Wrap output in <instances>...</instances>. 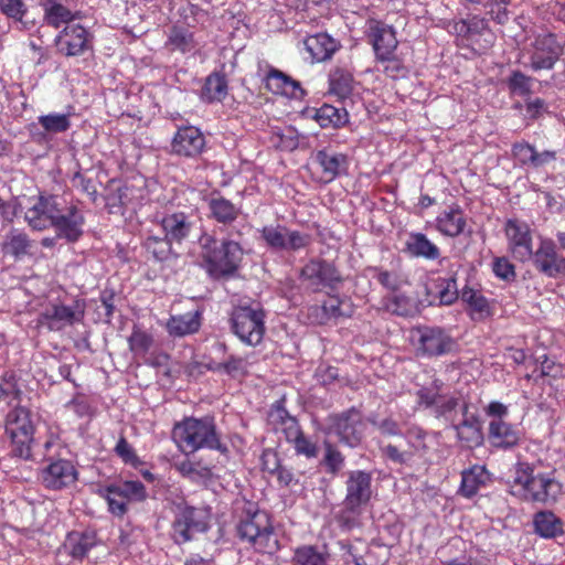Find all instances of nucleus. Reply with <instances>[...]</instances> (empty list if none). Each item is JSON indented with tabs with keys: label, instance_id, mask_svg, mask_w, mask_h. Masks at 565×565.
I'll return each mask as SVG.
<instances>
[{
	"label": "nucleus",
	"instance_id": "nucleus-1",
	"mask_svg": "<svg viewBox=\"0 0 565 565\" xmlns=\"http://www.w3.org/2000/svg\"><path fill=\"white\" fill-rule=\"evenodd\" d=\"M173 440L184 454H193L199 449H215L222 454L227 447L221 443L213 417H188L174 425Z\"/></svg>",
	"mask_w": 565,
	"mask_h": 565
},
{
	"label": "nucleus",
	"instance_id": "nucleus-2",
	"mask_svg": "<svg viewBox=\"0 0 565 565\" xmlns=\"http://www.w3.org/2000/svg\"><path fill=\"white\" fill-rule=\"evenodd\" d=\"M200 255L205 262L207 271L214 276L232 275L236 271L243 258V249L234 241H224L221 245L210 234L199 238Z\"/></svg>",
	"mask_w": 565,
	"mask_h": 565
},
{
	"label": "nucleus",
	"instance_id": "nucleus-3",
	"mask_svg": "<svg viewBox=\"0 0 565 565\" xmlns=\"http://www.w3.org/2000/svg\"><path fill=\"white\" fill-rule=\"evenodd\" d=\"M512 488L525 500L541 503L555 502L562 492L558 481L542 473L534 475L529 463L518 465Z\"/></svg>",
	"mask_w": 565,
	"mask_h": 565
},
{
	"label": "nucleus",
	"instance_id": "nucleus-4",
	"mask_svg": "<svg viewBox=\"0 0 565 565\" xmlns=\"http://www.w3.org/2000/svg\"><path fill=\"white\" fill-rule=\"evenodd\" d=\"M237 535L250 543L257 552L271 554L278 548L270 518L265 511L247 513L237 524Z\"/></svg>",
	"mask_w": 565,
	"mask_h": 565
},
{
	"label": "nucleus",
	"instance_id": "nucleus-5",
	"mask_svg": "<svg viewBox=\"0 0 565 565\" xmlns=\"http://www.w3.org/2000/svg\"><path fill=\"white\" fill-rule=\"evenodd\" d=\"M35 426L32 413L23 406H17L9 411L6 417V433L12 443V452L22 458H32V445L34 444Z\"/></svg>",
	"mask_w": 565,
	"mask_h": 565
},
{
	"label": "nucleus",
	"instance_id": "nucleus-6",
	"mask_svg": "<svg viewBox=\"0 0 565 565\" xmlns=\"http://www.w3.org/2000/svg\"><path fill=\"white\" fill-rule=\"evenodd\" d=\"M25 221L35 231L54 227L58 236L71 241V218L62 213L53 198L40 196L25 212Z\"/></svg>",
	"mask_w": 565,
	"mask_h": 565
},
{
	"label": "nucleus",
	"instance_id": "nucleus-7",
	"mask_svg": "<svg viewBox=\"0 0 565 565\" xmlns=\"http://www.w3.org/2000/svg\"><path fill=\"white\" fill-rule=\"evenodd\" d=\"M372 498V476L362 470H354L348 473L345 481V498L341 519L344 524L350 525L355 516L362 513V510Z\"/></svg>",
	"mask_w": 565,
	"mask_h": 565
},
{
	"label": "nucleus",
	"instance_id": "nucleus-8",
	"mask_svg": "<svg viewBox=\"0 0 565 565\" xmlns=\"http://www.w3.org/2000/svg\"><path fill=\"white\" fill-rule=\"evenodd\" d=\"M265 318L260 306H238L231 313V329L242 342L256 347L265 334Z\"/></svg>",
	"mask_w": 565,
	"mask_h": 565
},
{
	"label": "nucleus",
	"instance_id": "nucleus-9",
	"mask_svg": "<svg viewBox=\"0 0 565 565\" xmlns=\"http://www.w3.org/2000/svg\"><path fill=\"white\" fill-rule=\"evenodd\" d=\"M418 354L439 356L455 349L454 339L439 327H418L412 334Z\"/></svg>",
	"mask_w": 565,
	"mask_h": 565
},
{
	"label": "nucleus",
	"instance_id": "nucleus-10",
	"mask_svg": "<svg viewBox=\"0 0 565 565\" xmlns=\"http://www.w3.org/2000/svg\"><path fill=\"white\" fill-rule=\"evenodd\" d=\"M204 513L193 507H179L172 523V539L181 545L194 539L196 533L207 530Z\"/></svg>",
	"mask_w": 565,
	"mask_h": 565
},
{
	"label": "nucleus",
	"instance_id": "nucleus-11",
	"mask_svg": "<svg viewBox=\"0 0 565 565\" xmlns=\"http://www.w3.org/2000/svg\"><path fill=\"white\" fill-rule=\"evenodd\" d=\"M531 68L552 70L563 54V46L553 33L539 34L532 43Z\"/></svg>",
	"mask_w": 565,
	"mask_h": 565
},
{
	"label": "nucleus",
	"instance_id": "nucleus-12",
	"mask_svg": "<svg viewBox=\"0 0 565 565\" xmlns=\"http://www.w3.org/2000/svg\"><path fill=\"white\" fill-rule=\"evenodd\" d=\"M301 278L313 291H320L323 288H334L341 281V277L335 267L322 259H312L301 269Z\"/></svg>",
	"mask_w": 565,
	"mask_h": 565
},
{
	"label": "nucleus",
	"instance_id": "nucleus-13",
	"mask_svg": "<svg viewBox=\"0 0 565 565\" xmlns=\"http://www.w3.org/2000/svg\"><path fill=\"white\" fill-rule=\"evenodd\" d=\"M332 420V429L342 443L354 447L361 441L365 424L359 411L351 408L334 416Z\"/></svg>",
	"mask_w": 565,
	"mask_h": 565
},
{
	"label": "nucleus",
	"instance_id": "nucleus-14",
	"mask_svg": "<svg viewBox=\"0 0 565 565\" xmlns=\"http://www.w3.org/2000/svg\"><path fill=\"white\" fill-rule=\"evenodd\" d=\"M509 247L514 258L525 262L532 257V238L526 223L509 220L505 225Z\"/></svg>",
	"mask_w": 565,
	"mask_h": 565
},
{
	"label": "nucleus",
	"instance_id": "nucleus-15",
	"mask_svg": "<svg viewBox=\"0 0 565 565\" xmlns=\"http://www.w3.org/2000/svg\"><path fill=\"white\" fill-rule=\"evenodd\" d=\"M535 268L548 277H555L565 273V257L556 253L555 245L551 241H543L540 247L533 252L532 257Z\"/></svg>",
	"mask_w": 565,
	"mask_h": 565
},
{
	"label": "nucleus",
	"instance_id": "nucleus-16",
	"mask_svg": "<svg viewBox=\"0 0 565 565\" xmlns=\"http://www.w3.org/2000/svg\"><path fill=\"white\" fill-rule=\"evenodd\" d=\"M204 147L203 134L193 126L179 128L171 142L172 152L183 157H196Z\"/></svg>",
	"mask_w": 565,
	"mask_h": 565
},
{
	"label": "nucleus",
	"instance_id": "nucleus-17",
	"mask_svg": "<svg viewBox=\"0 0 565 565\" xmlns=\"http://www.w3.org/2000/svg\"><path fill=\"white\" fill-rule=\"evenodd\" d=\"M369 38L373 45L376 57H386L393 54L398 41L392 26L379 21H371L369 26Z\"/></svg>",
	"mask_w": 565,
	"mask_h": 565
},
{
	"label": "nucleus",
	"instance_id": "nucleus-18",
	"mask_svg": "<svg viewBox=\"0 0 565 565\" xmlns=\"http://www.w3.org/2000/svg\"><path fill=\"white\" fill-rule=\"evenodd\" d=\"M315 162L321 170L320 180L324 183L333 181L348 169V157L345 154L327 149L317 151Z\"/></svg>",
	"mask_w": 565,
	"mask_h": 565
},
{
	"label": "nucleus",
	"instance_id": "nucleus-19",
	"mask_svg": "<svg viewBox=\"0 0 565 565\" xmlns=\"http://www.w3.org/2000/svg\"><path fill=\"white\" fill-rule=\"evenodd\" d=\"M462 417L460 423L452 426L458 439L469 448L480 446L483 443V434L479 417L468 412L467 404L462 405Z\"/></svg>",
	"mask_w": 565,
	"mask_h": 565
},
{
	"label": "nucleus",
	"instance_id": "nucleus-20",
	"mask_svg": "<svg viewBox=\"0 0 565 565\" xmlns=\"http://www.w3.org/2000/svg\"><path fill=\"white\" fill-rule=\"evenodd\" d=\"M520 431L503 418H493L489 423V441L495 448L509 449L520 441Z\"/></svg>",
	"mask_w": 565,
	"mask_h": 565
},
{
	"label": "nucleus",
	"instance_id": "nucleus-21",
	"mask_svg": "<svg viewBox=\"0 0 565 565\" xmlns=\"http://www.w3.org/2000/svg\"><path fill=\"white\" fill-rule=\"evenodd\" d=\"M161 227L167 237L173 243L181 244L192 232L193 223L190 215L175 212L162 217Z\"/></svg>",
	"mask_w": 565,
	"mask_h": 565
},
{
	"label": "nucleus",
	"instance_id": "nucleus-22",
	"mask_svg": "<svg viewBox=\"0 0 565 565\" xmlns=\"http://www.w3.org/2000/svg\"><path fill=\"white\" fill-rule=\"evenodd\" d=\"M32 247L33 242L26 233L19 228H12L6 234L1 243V253L4 257L9 256L19 260L31 255Z\"/></svg>",
	"mask_w": 565,
	"mask_h": 565
},
{
	"label": "nucleus",
	"instance_id": "nucleus-23",
	"mask_svg": "<svg viewBox=\"0 0 565 565\" xmlns=\"http://www.w3.org/2000/svg\"><path fill=\"white\" fill-rule=\"evenodd\" d=\"M436 223L437 230L441 234L456 237L463 233L466 227V217L458 205H452L438 215Z\"/></svg>",
	"mask_w": 565,
	"mask_h": 565
},
{
	"label": "nucleus",
	"instance_id": "nucleus-24",
	"mask_svg": "<svg viewBox=\"0 0 565 565\" xmlns=\"http://www.w3.org/2000/svg\"><path fill=\"white\" fill-rule=\"evenodd\" d=\"M306 50L315 62L329 60L339 47V43L327 33L310 35L305 40Z\"/></svg>",
	"mask_w": 565,
	"mask_h": 565
},
{
	"label": "nucleus",
	"instance_id": "nucleus-25",
	"mask_svg": "<svg viewBox=\"0 0 565 565\" xmlns=\"http://www.w3.org/2000/svg\"><path fill=\"white\" fill-rule=\"evenodd\" d=\"M269 423L277 431H281L288 441H294L301 434L298 422L281 407H274L268 415Z\"/></svg>",
	"mask_w": 565,
	"mask_h": 565
},
{
	"label": "nucleus",
	"instance_id": "nucleus-26",
	"mask_svg": "<svg viewBox=\"0 0 565 565\" xmlns=\"http://www.w3.org/2000/svg\"><path fill=\"white\" fill-rule=\"evenodd\" d=\"M406 250L413 257H422L429 260L439 258L440 250L423 233H411L406 241Z\"/></svg>",
	"mask_w": 565,
	"mask_h": 565
},
{
	"label": "nucleus",
	"instance_id": "nucleus-27",
	"mask_svg": "<svg viewBox=\"0 0 565 565\" xmlns=\"http://www.w3.org/2000/svg\"><path fill=\"white\" fill-rule=\"evenodd\" d=\"M129 188L121 181L110 180L103 195L105 207L109 213L117 214L121 213V209L126 205L128 198Z\"/></svg>",
	"mask_w": 565,
	"mask_h": 565
},
{
	"label": "nucleus",
	"instance_id": "nucleus-28",
	"mask_svg": "<svg viewBox=\"0 0 565 565\" xmlns=\"http://www.w3.org/2000/svg\"><path fill=\"white\" fill-rule=\"evenodd\" d=\"M533 525L535 533L545 539H553L563 534V522L551 511H540L534 514Z\"/></svg>",
	"mask_w": 565,
	"mask_h": 565
},
{
	"label": "nucleus",
	"instance_id": "nucleus-29",
	"mask_svg": "<svg viewBox=\"0 0 565 565\" xmlns=\"http://www.w3.org/2000/svg\"><path fill=\"white\" fill-rule=\"evenodd\" d=\"M172 245L173 242L166 235L151 234L143 242V247L157 262H168L177 257Z\"/></svg>",
	"mask_w": 565,
	"mask_h": 565
},
{
	"label": "nucleus",
	"instance_id": "nucleus-30",
	"mask_svg": "<svg viewBox=\"0 0 565 565\" xmlns=\"http://www.w3.org/2000/svg\"><path fill=\"white\" fill-rule=\"evenodd\" d=\"M70 466L65 460L51 462L42 472L43 483L46 488L57 490L67 486Z\"/></svg>",
	"mask_w": 565,
	"mask_h": 565
},
{
	"label": "nucleus",
	"instance_id": "nucleus-31",
	"mask_svg": "<svg viewBox=\"0 0 565 565\" xmlns=\"http://www.w3.org/2000/svg\"><path fill=\"white\" fill-rule=\"evenodd\" d=\"M199 328L200 317L198 312H186L171 317L167 323L168 332L174 337H184L194 333Z\"/></svg>",
	"mask_w": 565,
	"mask_h": 565
},
{
	"label": "nucleus",
	"instance_id": "nucleus-32",
	"mask_svg": "<svg viewBox=\"0 0 565 565\" xmlns=\"http://www.w3.org/2000/svg\"><path fill=\"white\" fill-rule=\"evenodd\" d=\"M461 300L469 306L472 319L481 320L490 315L489 302L481 291L466 286L461 290Z\"/></svg>",
	"mask_w": 565,
	"mask_h": 565
},
{
	"label": "nucleus",
	"instance_id": "nucleus-33",
	"mask_svg": "<svg viewBox=\"0 0 565 565\" xmlns=\"http://www.w3.org/2000/svg\"><path fill=\"white\" fill-rule=\"evenodd\" d=\"M266 87L275 94L295 95L300 84L278 70H271L266 76Z\"/></svg>",
	"mask_w": 565,
	"mask_h": 565
},
{
	"label": "nucleus",
	"instance_id": "nucleus-34",
	"mask_svg": "<svg viewBox=\"0 0 565 565\" xmlns=\"http://www.w3.org/2000/svg\"><path fill=\"white\" fill-rule=\"evenodd\" d=\"M487 479L488 472L486 468L473 466L471 469L462 472L460 492L462 495L471 498L486 483Z\"/></svg>",
	"mask_w": 565,
	"mask_h": 565
},
{
	"label": "nucleus",
	"instance_id": "nucleus-35",
	"mask_svg": "<svg viewBox=\"0 0 565 565\" xmlns=\"http://www.w3.org/2000/svg\"><path fill=\"white\" fill-rule=\"evenodd\" d=\"M315 118L322 128L341 127L348 122V113L344 108L324 104L317 109Z\"/></svg>",
	"mask_w": 565,
	"mask_h": 565
},
{
	"label": "nucleus",
	"instance_id": "nucleus-36",
	"mask_svg": "<svg viewBox=\"0 0 565 565\" xmlns=\"http://www.w3.org/2000/svg\"><path fill=\"white\" fill-rule=\"evenodd\" d=\"M227 95V82L224 75L218 73L211 74L204 84L202 90L203 99L207 102H221Z\"/></svg>",
	"mask_w": 565,
	"mask_h": 565
},
{
	"label": "nucleus",
	"instance_id": "nucleus-37",
	"mask_svg": "<svg viewBox=\"0 0 565 565\" xmlns=\"http://www.w3.org/2000/svg\"><path fill=\"white\" fill-rule=\"evenodd\" d=\"M42 326L50 330H61L71 323V308L66 306H53L41 316Z\"/></svg>",
	"mask_w": 565,
	"mask_h": 565
},
{
	"label": "nucleus",
	"instance_id": "nucleus-38",
	"mask_svg": "<svg viewBox=\"0 0 565 565\" xmlns=\"http://www.w3.org/2000/svg\"><path fill=\"white\" fill-rule=\"evenodd\" d=\"M344 305L338 297H329L321 307L313 309L318 322L323 324L328 323L331 319L350 316V312L343 309Z\"/></svg>",
	"mask_w": 565,
	"mask_h": 565
},
{
	"label": "nucleus",
	"instance_id": "nucleus-39",
	"mask_svg": "<svg viewBox=\"0 0 565 565\" xmlns=\"http://www.w3.org/2000/svg\"><path fill=\"white\" fill-rule=\"evenodd\" d=\"M209 205L213 217L221 223L233 222L239 213V209L224 198L212 199Z\"/></svg>",
	"mask_w": 565,
	"mask_h": 565
},
{
	"label": "nucleus",
	"instance_id": "nucleus-40",
	"mask_svg": "<svg viewBox=\"0 0 565 565\" xmlns=\"http://www.w3.org/2000/svg\"><path fill=\"white\" fill-rule=\"evenodd\" d=\"M44 10V20L49 25L56 29L65 24L63 32L66 31L67 24L71 22V11L58 2L56 4H40Z\"/></svg>",
	"mask_w": 565,
	"mask_h": 565
},
{
	"label": "nucleus",
	"instance_id": "nucleus-41",
	"mask_svg": "<svg viewBox=\"0 0 565 565\" xmlns=\"http://www.w3.org/2000/svg\"><path fill=\"white\" fill-rule=\"evenodd\" d=\"M73 56L77 54L85 55V61L93 56L92 35L87 29L81 24L73 23Z\"/></svg>",
	"mask_w": 565,
	"mask_h": 565
},
{
	"label": "nucleus",
	"instance_id": "nucleus-42",
	"mask_svg": "<svg viewBox=\"0 0 565 565\" xmlns=\"http://www.w3.org/2000/svg\"><path fill=\"white\" fill-rule=\"evenodd\" d=\"M100 493L106 499L108 510L114 515L121 518L126 514L128 501L117 486H108L100 490Z\"/></svg>",
	"mask_w": 565,
	"mask_h": 565
},
{
	"label": "nucleus",
	"instance_id": "nucleus-43",
	"mask_svg": "<svg viewBox=\"0 0 565 565\" xmlns=\"http://www.w3.org/2000/svg\"><path fill=\"white\" fill-rule=\"evenodd\" d=\"M294 559L299 565H328V554L316 546L303 545L295 551Z\"/></svg>",
	"mask_w": 565,
	"mask_h": 565
},
{
	"label": "nucleus",
	"instance_id": "nucleus-44",
	"mask_svg": "<svg viewBox=\"0 0 565 565\" xmlns=\"http://www.w3.org/2000/svg\"><path fill=\"white\" fill-rule=\"evenodd\" d=\"M89 170L73 173V189H79L93 203L97 202V181Z\"/></svg>",
	"mask_w": 565,
	"mask_h": 565
},
{
	"label": "nucleus",
	"instance_id": "nucleus-45",
	"mask_svg": "<svg viewBox=\"0 0 565 565\" xmlns=\"http://www.w3.org/2000/svg\"><path fill=\"white\" fill-rule=\"evenodd\" d=\"M330 87L333 94L344 98L353 90V77L349 72L338 70L330 77Z\"/></svg>",
	"mask_w": 565,
	"mask_h": 565
},
{
	"label": "nucleus",
	"instance_id": "nucleus-46",
	"mask_svg": "<svg viewBox=\"0 0 565 565\" xmlns=\"http://www.w3.org/2000/svg\"><path fill=\"white\" fill-rule=\"evenodd\" d=\"M167 45L171 50L188 52L193 47L192 34L182 26H173L170 30Z\"/></svg>",
	"mask_w": 565,
	"mask_h": 565
},
{
	"label": "nucleus",
	"instance_id": "nucleus-47",
	"mask_svg": "<svg viewBox=\"0 0 565 565\" xmlns=\"http://www.w3.org/2000/svg\"><path fill=\"white\" fill-rule=\"evenodd\" d=\"M152 342V337L139 328H134L128 338L129 349L138 356H143L151 348Z\"/></svg>",
	"mask_w": 565,
	"mask_h": 565
},
{
	"label": "nucleus",
	"instance_id": "nucleus-48",
	"mask_svg": "<svg viewBox=\"0 0 565 565\" xmlns=\"http://www.w3.org/2000/svg\"><path fill=\"white\" fill-rule=\"evenodd\" d=\"M262 238L266 245L275 250H284L287 228L282 226H265L262 231Z\"/></svg>",
	"mask_w": 565,
	"mask_h": 565
},
{
	"label": "nucleus",
	"instance_id": "nucleus-49",
	"mask_svg": "<svg viewBox=\"0 0 565 565\" xmlns=\"http://www.w3.org/2000/svg\"><path fill=\"white\" fill-rule=\"evenodd\" d=\"M532 77L523 74L520 71H513L508 79V86L511 89V92L520 96H526L530 95L532 92Z\"/></svg>",
	"mask_w": 565,
	"mask_h": 565
},
{
	"label": "nucleus",
	"instance_id": "nucleus-50",
	"mask_svg": "<svg viewBox=\"0 0 565 565\" xmlns=\"http://www.w3.org/2000/svg\"><path fill=\"white\" fill-rule=\"evenodd\" d=\"M213 370L223 371L226 374L236 377L247 373V362L244 358L230 356L227 361L217 363Z\"/></svg>",
	"mask_w": 565,
	"mask_h": 565
},
{
	"label": "nucleus",
	"instance_id": "nucleus-51",
	"mask_svg": "<svg viewBox=\"0 0 565 565\" xmlns=\"http://www.w3.org/2000/svg\"><path fill=\"white\" fill-rule=\"evenodd\" d=\"M377 62L382 64L383 72L392 77H404L406 74V67L404 66L403 62L395 55V52L393 54H388L386 57H376Z\"/></svg>",
	"mask_w": 565,
	"mask_h": 565
},
{
	"label": "nucleus",
	"instance_id": "nucleus-52",
	"mask_svg": "<svg viewBox=\"0 0 565 565\" xmlns=\"http://www.w3.org/2000/svg\"><path fill=\"white\" fill-rule=\"evenodd\" d=\"M285 238L286 247H284V250L286 252H297L307 247L311 243L310 234L299 231H290L288 228Z\"/></svg>",
	"mask_w": 565,
	"mask_h": 565
},
{
	"label": "nucleus",
	"instance_id": "nucleus-53",
	"mask_svg": "<svg viewBox=\"0 0 565 565\" xmlns=\"http://www.w3.org/2000/svg\"><path fill=\"white\" fill-rule=\"evenodd\" d=\"M377 281L387 290L396 291L406 282L405 278L397 271L377 270L374 276Z\"/></svg>",
	"mask_w": 565,
	"mask_h": 565
},
{
	"label": "nucleus",
	"instance_id": "nucleus-54",
	"mask_svg": "<svg viewBox=\"0 0 565 565\" xmlns=\"http://www.w3.org/2000/svg\"><path fill=\"white\" fill-rule=\"evenodd\" d=\"M326 452L323 462L328 468V471L330 473L335 475L338 471H340L344 463V457L342 454L333 447L330 443L324 444Z\"/></svg>",
	"mask_w": 565,
	"mask_h": 565
},
{
	"label": "nucleus",
	"instance_id": "nucleus-55",
	"mask_svg": "<svg viewBox=\"0 0 565 565\" xmlns=\"http://www.w3.org/2000/svg\"><path fill=\"white\" fill-rule=\"evenodd\" d=\"M438 287H439L438 297H439L440 303L451 305L455 300H457L459 294H458L456 280L454 278L440 279Z\"/></svg>",
	"mask_w": 565,
	"mask_h": 565
},
{
	"label": "nucleus",
	"instance_id": "nucleus-56",
	"mask_svg": "<svg viewBox=\"0 0 565 565\" xmlns=\"http://www.w3.org/2000/svg\"><path fill=\"white\" fill-rule=\"evenodd\" d=\"M97 543L95 531H85L81 534L78 541L73 545V558L84 557L87 552Z\"/></svg>",
	"mask_w": 565,
	"mask_h": 565
},
{
	"label": "nucleus",
	"instance_id": "nucleus-57",
	"mask_svg": "<svg viewBox=\"0 0 565 565\" xmlns=\"http://www.w3.org/2000/svg\"><path fill=\"white\" fill-rule=\"evenodd\" d=\"M40 124L50 132H61L68 128V119L66 115H46L40 117Z\"/></svg>",
	"mask_w": 565,
	"mask_h": 565
},
{
	"label": "nucleus",
	"instance_id": "nucleus-58",
	"mask_svg": "<svg viewBox=\"0 0 565 565\" xmlns=\"http://www.w3.org/2000/svg\"><path fill=\"white\" fill-rule=\"evenodd\" d=\"M0 10L8 18L18 21H21L26 13V8L22 0H0Z\"/></svg>",
	"mask_w": 565,
	"mask_h": 565
},
{
	"label": "nucleus",
	"instance_id": "nucleus-59",
	"mask_svg": "<svg viewBox=\"0 0 565 565\" xmlns=\"http://www.w3.org/2000/svg\"><path fill=\"white\" fill-rule=\"evenodd\" d=\"M535 148L527 142H518L512 147L513 157L523 166H533Z\"/></svg>",
	"mask_w": 565,
	"mask_h": 565
},
{
	"label": "nucleus",
	"instance_id": "nucleus-60",
	"mask_svg": "<svg viewBox=\"0 0 565 565\" xmlns=\"http://www.w3.org/2000/svg\"><path fill=\"white\" fill-rule=\"evenodd\" d=\"M121 493L127 498V501L143 500L146 498L145 486L140 481H126L122 484L117 486Z\"/></svg>",
	"mask_w": 565,
	"mask_h": 565
},
{
	"label": "nucleus",
	"instance_id": "nucleus-61",
	"mask_svg": "<svg viewBox=\"0 0 565 565\" xmlns=\"http://www.w3.org/2000/svg\"><path fill=\"white\" fill-rule=\"evenodd\" d=\"M493 273L503 280H513L515 278L514 266L505 258L499 257L493 260Z\"/></svg>",
	"mask_w": 565,
	"mask_h": 565
},
{
	"label": "nucleus",
	"instance_id": "nucleus-62",
	"mask_svg": "<svg viewBox=\"0 0 565 565\" xmlns=\"http://www.w3.org/2000/svg\"><path fill=\"white\" fill-rule=\"evenodd\" d=\"M262 468L270 475H274L280 467L278 454L273 449H265L260 457Z\"/></svg>",
	"mask_w": 565,
	"mask_h": 565
},
{
	"label": "nucleus",
	"instance_id": "nucleus-63",
	"mask_svg": "<svg viewBox=\"0 0 565 565\" xmlns=\"http://www.w3.org/2000/svg\"><path fill=\"white\" fill-rule=\"evenodd\" d=\"M383 452L390 460L399 465L407 463L413 457L412 452L399 450L396 446L391 444L383 448Z\"/></svg>",
	"mask_w": 565,
	"mask_h": 565
},
{
	"label": "nucleus",
	"instance_id": "nucleus-64",
	"mask_svg": "<svg viewBox=\"0 0 565 565\" xmlns=\"http://www.w3.org/2000/svg\"><path fill=\"white\" fill-rule=\"evenodd\" d=\"M371 423L384 436H397L401 434L398 424L392 418L372 419Z\"/></svg>",
	"mask_w": 565,
	"mask_h": 565
}]
</instances>
